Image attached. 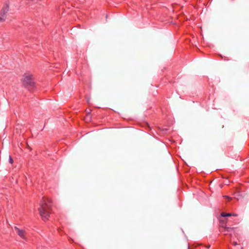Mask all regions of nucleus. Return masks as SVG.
<instances>
[{"label": "nucleus", "mask_w": 249, "mask_h": 249, "mask_svg": "<svg viewBox=\"0 0 249 249\" xmlns=\"http://www.w3.org/2000/svg\"><path fill=\"white\" fill-rule=\"evenodd\" d=\"M52 202L51 199L43 197L40 202L38 210L42 220L44 221H47L49 219L52 210Z\"/></svg>", "instance_id": "f257e3e1"}, {"label": "nucleus", "mask_w": 249, "mask_h": 249, "mask_svg": "<svg viewBox=\"0 0 249 249\" xmlns=\"http://www.w3.org/2000/svg\"><path fill=\"white\" fill-rule=\"evenodd\" d=\"M21 81L23 86L29 90H33L36 88V82L33 73L26 71L22 75Z\"/></svg>", "instance_id": "f03ea898"}, {"label": "nucleus", "mask_w": 249, "mask_h": 249, "mask_svg": "<svg viewBox=\"0 0 249 249\" xmlns=\"http://www.w3.org/2000/svg\"><path fill=\"white\" fill-rule=\"evenodd\" d=\"M17 241L18 242V245H20V243L24 244L27 242L28 236L25 230L17 228Z\"/></svg>", "instance_id": "7ed1b4c3"}, {"label": "nucleus", "mask_w": 249, "mask_h": 249, "mask_svg": "<svg viewBox=\"0 0 249 249\" xmlns=\"http://www.w3.org/2000/svg\"><path fill=\"white\" fill-rule=\"evenodd\" d=\"M9 6L8 4H5L0 12V22L5 21L6 14L9 11Z\"/></svg>", "instance_id": "20e7f679"}, {"label": "nucleus", "mask_w": 249, "mask_h": 249, "mask_svg": "<svg viewBox=\"0 0 249 249\" xmlns=\"http://www.w3.org/2000/svg\"><path fill=\"white\" fill-rule=\"evenodd\" d=\"M220 223V227L223 228L224 230H221L222 232L230 231L233 229V228L228 227L226 226L227 222L226 220H219Z\"/></svg>", "instance_id": "39448f33"}, {"label": "nucleus", "mask_w": 249, "mask_h": 249, "mask_svg": "<svg viewBox=\"0 0 249 249\" xmlns=\"http://www.w3.org/2000/svg\"><path fill=\"white\" fill-rule=\"evenodd\" d=\"M221 216L222 217L231 216H237V214L236 213H221Z\"/></svg>", "instance_id": "423d86ee"}, {"label": "nucleus", "mask_w": 249, "mask_h": 249, "mask_svg": "<svg viewBox=\"0 0 249 249\" xmlns=\"http://www.w3.org/2000/svg\"><path fill=\"white\" fill-rule=\"evenodd\" d=\"M9 162L11 164H12L14 162V160H13L12 157L10 155L9 156Z\"/></svg>", "instance_id": "0eeeda50"}, {"label": "nucleus", "mask_w": 249, "mask_h": 249, "mask_svg": "<svg viewBox=\"0 0 249 249\" xmlns=\"http://www.w3.org/2000/svg\"><path fill=\"white\" fill-rule=\"evenodd\" d=\"M225 198H226L228 199V201H230L231 200V198L229 197L228 196H224Z\"/></svg>", "instance_id": "6e6552de"}, {"label": "nucleus", "mask_w": 249, "mask_h": 249, "mask_svg": "<svg viewBox=\"0 0 249 249\" xmlns=\"http://www.w3.org/2000/svg\"><path fill=\"white\" fill-rule=\"evenodd\" d=\"M234 245H236V243H234Z\"/></svg>", "instance_id": "1a4fd4ad"}]
</instances>
